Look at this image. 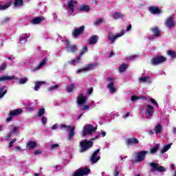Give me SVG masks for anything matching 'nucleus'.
<instances>
[{
    "mask_svg": "<svg viewBox=\"0 0 176 176\" xmlns=\"http://www.w3.org/2000/svg\"><path fill=\"white\" fill-rule=\"evenodd\" d=\"M150 102H151L152 104L155 105V107L159 106V104H157V102H156V100H155V99H153V98L150 99Z\"/></svg>",
    "mask_w": 176,
    "mask_h": 176,
    "instance_id": "13d9d810",
    "label": "nucleus"
},
{
    "mask_svg": "<svg viewBox=\"0 0 176 176\" xmlns=\"http://www.w3.org/2000/svg\"><path fill=\"white\" fill-rule=\"evenodd\" d=\"M30 36H31V35H30V34H23L21 36L20 43L22 45H24V43H25V42H27V39H28V38H30Z\"/></svg>",
    "mask_w": 176,
    "mask_h": 176,
    "instance_id": "b1692460",
    "label": "nucleus"
},
{
    "mask_svg": "<svg viewBox=\"0 0 176 176\" xmlns=\"http://www.w3.org/2000/svg\"><path fill=\"white\" fill-rule=\"evenodd\" d=\"M8 93V88L6 86H3L0 87V99L3 98L5 95Z\"/></svg>",
    "mask_w": 176,
    "mask_h": 176,
    "instance_id": "c85d7f7f",
    "label": "nucleus"
},
{
    "mask_svg": "<svg viewBox=\"0 0 176 176\" xmlns=\"http://www.w3.org/2000/svg\"><path fill=\"white\" fill-rule=\"evenodd\" d=\"M87 102V96H83V94H81L77 98V104L78 107H82V105H85V104H86Z\"/></svg>",
    "mask_w": 176,
    "mask_h": 176,
    "instance_id": "4468645a",
    "label": "nucleus"
},
{
    "mask_svg": "<svg viewBox=\"0 0 176 176\" xmlns=\"http://www.w3.org/2000/svg\"><path fill=\"white\" fill-rule=\"evenodd\" d=\"M27 82H28V78H19V85H25V83H27Z\"/></svg>",
    "mask_w": 176,
    "mask_h": 176,
    "instance_id": "c03bdc74",
    "label": "nucleus"
},
{
    "mask_svg": "<svg viewBox=\"0 0 176 176\" xmlns=\"http://www.w3.org/2000/svg\"><path fill=\"white\" fill-rule=\"evenodd\" d=\"M168 56H170L172 58H174L175 57V52L174 51H168L167 52Z\"/></svg>",
    "mask_w": 176,
    "mask_h": 176,
    "instance_id": "3c124183",
    "label": "nucleus"
},
{
    "mask_svg": "<svg viewBox=\"0 0 176 176\" xmlns=\"http://www.w3.org/2000/svg\"><path fill=\"white\" fill-rule=\"evenodd\" d=\"M66 46L67 52L69 53H74V52H76V45H69V41H68V40H66Z\"/></svg>",
    "mask_w": 176,
    "mask_h": 176,
    "instance_id": "412c9836",
    "label": "nucleus"
},
{
    "mask_svg": "<svg viewBox=\"0 0 176 176\" xmlns=\"http://www.w3.org/2000/svg\"><path fill=\"white\" fill-rule=\"evenodd\" d=\"M13 79H16V76H3L0 77V82H5L6 80H13Z\"/></svg>",
    "mask_w": 176,
    "mask_h": 176,
    "instance_id": "393cba45",
    "label": "nucleus"
},
{
    "mask_svg": "<svg viewBox=\"0 0 176 176\" xmlns=\"http://www.w3.org/2000/svg\"><path fill=\"white\" fill-rule=\"evenodd\" d=\"M100 153V149H97L93 154L91 157V162L92 164L97 163L100 160V157L98 155Z\"/></svg>",
    "mask_w": 176,
    "mask_h": 176,
    "instance_id": "dca6fc26",
    "label": "nucleus"
},
{
    "mask_svg": "<svg viewBox=\"0 0 176 176\" xmlns=\"http://www.w3.org/2000/svg\"><path fill=\"white\" fill-rule=\"evenodd\" d=\"M16 141H17V140H16V139H13L12 140H11L10 142L9 147L12 148L13 146V145H14V142H16Z\"/></svg>",
    "mask_w": 176,
    "mask_h": 176,
    "instance_id": "6e6d98bb",
    "label": "nucleus"
},
{
    "mask_svg": "<svg viewBox=\"0 0 176 176\" xmlns=\"http://www.w3.org/2000/svg\"><path fill=\"white\" fill-rule=\"evenodd\" d=\"M153 39H155V36L151 35L150 36H148V40L152 42V41H153Z\"/></svg>",
    "mask_w": 176,
    "mask_h": 176,
    "instance_id": "0e129e2a",
    "label": "nucleus"
},
{
    "mask_svg": "<svg viewBox=\"0 0 176 176\" xmlns=\"http://www.w3.org/2000/svg\"><path fill=\"white\" fill-rule=\"evenodd\" d=\"M80 107H81L82 111H87L90 109V104H83L82 106Z\"/></svg>",
    "mask_w": 176,
    "mask_h": 176,
    "instance_id": "de8ad7c7",
    "label": "nucleus"
},
{
    "mask_svg": "<svg viewBox=\"0 0 176 176\" xmlns=\"http://www.w3.org/2000/svg\"><path fill=\"white\" fill-rule=\"evenodd\" d=\"M1 4V2H0ZM12 5V1H8L5 5H0V10H6V9H8Z\"/></svg>",
    "mask_w": 176,
    "mask_h": 176,
    "instance_id": "f704fd0d",
    "label": "nucleus"
},
{
    "mask_svg": "<svg viewBox=\"0 0 176 176\" xmlns=\"http://www.w3.org/2000/svg\"><path fill=\"white\" fill-rule=\"evenodd\" d=\"M26 148H28V149L30 151H32V149H35V148H38V143H36V142L35 141L30 140L28 142Z\"/></svg>",
    "mask_w": 176,
    "mask_h": 176,
    "instance_id": "f3484780",
    "label": "nucleus"
},
{
    "mask_svg": "<svg viewBox=\"0 0 176 176\" xmlns=\"http://www.w3.org/2000/svg\"><path fill=\"white\" fill-rule=\"evenodd\" d=\"M107 88L111 94H113L116 92V87H115V78L109 77L107 78Z\"/></svg>",
    "mask_w": 176,
    "mask_h": 176,
    "instance_id": "20e7f679",
    "label": "nucleus"
},
{
    "mask_svg": "<svg viewBox=\"0 0 176 176\" xmlns=\"http://www.w3.org/2000/svg\"><path fill=\"white\" fill-rule=\"evenodd\" d=\"M41 122L43 124H46V123H47V118H46L45 116H43L41 118Z\"/></svg>",
    "mask_w": 176,
    "mask_h": 176,
    "instance_id": "4d7b16f0",
    "label": "nucleus"
},
{
    "mask_svg": "<svg viewBox=\"0 0 176 176\" xmlns=\"http://www.w3.org/2000/svg\"><path fill=\"white\" fill-rule=\"evenodd\" d=\"M130 30H131V25H129L127 27V28H126V32H129V31H130Z\"/></svg>",
    "mask_w": 176,
    "mask_h": 176,
    "instance_id": "338daca9",
    "label": "nucleus"
},
{
    "mask_svg": "<svg viewBox=\"0 0 176 176\" xmlns=\"http://www.w3.org/2000/svg\"><path fill=\"white\" fill-rule=\"evenodd\" d=\"M43 115H45V108H41L38 110L37 116L41 118Z\"/></svg>",
    "mask_w": 176,
    "mask_h": 176,
    "instance_id": "a18cd8bd",
    "label": "nucleus"
},
{
    "mask_svg": "<svg viewBox=\"0 0 176 176\" xmlns=\"http://www.w3.org/2000/svg\"><path fill=\"white\" fill-rule=\"evenodd\" d=\"M113 175H114V176H118V175H119V171L115 170V171H114V173H113Z\"/></svg>",
    "mask_w": 176,
    "mask_h": 176,
    "instance_id": "774afa93",
    "label": "nucleus"
},
{
    "mask_svg": "<svg viewBox=\"0 0 176 176\" xmlns=\"http://www.w3.org/2000/svg\"><path fill=\"white\" fill-rule=\"evenodd\" d=\"M67 93H72L76 87H75V84H69L65 87Z\"/></svg>",
    "mask_w": 176,
    "mask_h": 176,
    "instance_id": "cd10ccee",
    "label": "nucleus"
},
{
    "mask_svg": "<svg viewBox=\"0 0 176 176\" xmlns=\"http://www.w3.org/2000/svg\"><path fill=\"white\" fill-rule=\"evenodd\" d=\"M5 69H6V64L3 63V64L0 66V72H2V71H5Z\"/></svg>",
    "mask_w": 176,
    "mask_h": 176,
    "instance_id": "5fc2aeb1",
    "label": "nucleus"
},
{
    "mask_svg": "<svg viewBox=\"0 0 176 176\" xmlns=\"http://www.w3.org/2000/svg\"><path fill=\"white\" fill-rule=\"evenodd\" d=\"M33 153L35 156H39V155H42V153H43V150L37 149L34 151Z\"/></svg>",
    "mask_w": 176,
    "mask_h": 176,
    "instance_id": "49530a36",
    "label": "nucleus"
},
{
    "mask_svg": "<svg viewBox=\"0 0 176 176\" xmlns=\"http://www.w3.org/2000/svg\"><path fill=\"white\" fill-rule=\"evenodd\" d=\"M56 129H58V124H55L51 128V130H56Z\"/></svg>",
    "mask_w": 176,
    "mask_h": 176,
    "instance_id": "bf43d9fd",
    "label": "nucleus"
},
{
    "mask_svg": "<svg viewBox=\"0 0 176 176\" xmlns=\"http://www.w3.org/2000/svg\"><path fill=\"white\" fill-rule=\"evenodd\" d=\"M151 31L155 36H160V31L159 30V28H157L156 27L153 28L151 29Z\"/></svg>",
    "mask_w": 176,
    "mask_h": 176,
    "instance_id": "37998d69",
    "label": "nucleus"
},
{
    "mask_svg": "<svg viewBox=\"0 0 176 176\" xmlns=\"http://www.w3.org/2000/svg\"><path fill=\"white\" fill-rule=\"evenodd\" d=\"M89 173H90V168H82L77 170L74 174V176H83L86 175L87 174H89Z\"/></svg>",
    "mask_w": 176,
    "mask_h": 176,
    "instance_id": "f8f14e48",
    "label": "nucleus"
},
{
    "mask_svg": "<svg viewBox=\"0 0 176 176\" xmlns=\"http://www.w3.org/2000/svg\"><path fill=\"white\" fill-rule=\"evenodd\" d=\"M171 145H173L172 143L163 146L162 149L161 151V153H166V152H167V151H168V149L171 148Z\"/></svg>",
    "mask_w": 176,
    "mask_h": 176,
    "instance_id": "e433bc0d",
    "label": "nucleus"
},
{
    "mask_svg": "<svg viewBox=\"0 0 176 176\" xmlns=\"http://www.w3.org/2000/svg\"><path fill=\"white\" fill-rule=\"evenodd\" d=\"M45 20H46V19H45V17L43 16H38L36 18H34L32 21L31 23L32 24H41V23H42V21H45Z\"/></svg>",
    "mask_w": 176,
    "mask_h": 176,
    "instance_id": "6ab92c4d",
    "label": "nucleus"
},
{
    "mask_svg": "<svg viewBox=\"0 0 176 176\" xmlns=\"http://www.w3.org/2000/svg\"><path fill=\"white\" fill-rule=\"evenodd\" d=\"M97 131V126L93 124H86L82 129V135H91Z\"/></svg>",
    "mask_w": 176,
    "mask_h": 176,
    "instance_id": "7ed1b4c3",
    "label": "nucleus"
},
{
    "mask_svg": "<svg viewBox=\"0 0 176 176\" xmlns=\"http://www.w3.org/2000/svg\"><path fill=\"white\" fill-rule=\"evenodd\" d=\"M78 5L76 1L71 0L67 2V12L69 16H74V12H75V6Z\"/></svg>",
    "mask_w": 176,
    "mask_h": 176,
    "instance_id": "423d86ee",
    "label": "nucleus"
},
{
    "mask_svg": "<svg viewBox=\"0 0 176 176\" xmlns=\"http://www.w3.org/2000/svg\"><path fill=\"white\" fill-rule=\"evenodd\" d=\"M60 129H65L66 131H69L67 136L68 141H72L74 137H75V126H67L66 124H60Z\"/></svg>",
    "mask_w": 176,
    "mask_h": 176,
    "instance_id": "f03ea898",
    "label": "nucleus"
},
{
    "mask_svg": "<svg viewBox=\"0 0 176 176\" xmlns=\"http://www.w3.org/2000/svg\"><path fill=\"white\" fill-rule=\"evenodd\" d=\"M60 146L59 144H54L50 145V148L51 149H57Z\"/></svg>",
    "mask_w": 176,
    "mask_h": 176,
    "instance_id": "603ef678",
    "label": "nucleus"
},
{
    "mask_svg": "<svg viewBox=\"0 0 176 176\" xmlns=\"http://www.w3.org/2000/svg\"><path fill=\"white\" fill-rule=\"evenodd\" d=\"M96 138H98V136H96L94 138H91V140H87L85 139L82 142H80V152H86L88 149H90L91 146H93V141L96 140Z\"/></svg>",
    "mask_w": 176,
    "mask_h": 176,
    "instance_id": "f257e3e1",
    "label": "nucleus"
},
{
    "mask_svg": "<svg viewBox=\"0 0 176 176\" xmlns=\"http://www.w3.org/2000/svg\"><path fill=\"white\" fill-rule=\"evenodd\" d=\"M80 10L82 12H89V10H90V7L87 5H81L80 6Z\"/></svg>",
    "mask_w": 176,
    "mask_h": 176,
    "instance_id": "79ce46f5",
    "label": "nucleus"
},
{
    "mask_svg": "<svg viewBox=\"0 0 176 176\" xmlns=\"http://www.w3.org/2000/svg\"><path fill=\"white\" fill-rule=\"evenodd\" d=\"M138 56L137 55H133L130 56L129 59L130 60H134V58H137Z\"/></svg>",
    "mask_w": 176,
    "mask_h": 176,
    "instance_id": "69168bd1",
    "label": "nucleus"
},
{
    "mask_svg": "<svg viewBox=\"0 0 176 176\" xmlns=\"http://www.w3.org/2000/svg\"><path fill=\"white\" fill-rule=\"evenodd\" d=\"M58 89V85H54L52 87H48V91H53V90H57Z\"/></svg>",
    "mask_w": 176,
    "mask_h": 176,
    "instance_id": "09e8293b",
    "label": "nucleus"
},
{
    "mask_svg": "<svg viewBox=\"0 0 176 176\" xmlns=\"http://www.w3.org/2000/svg\"><path fill=\"white\" fill-rule=\"evenodd\" d=\"M46 85L45 81H38L35 82V86L34 87V91H38L41 89V86Z\"/></svg>",
    "mask_w": 176,
    "mask_h": 176,
    "instance_id": "a878e982",
    "label": "nucleus"
},
{
    "mask_svg": "<svg viewBox=\"0 0 176 176\" xmlns=\"http://www.w3.org/2000/svg\"><path fill=\"white\" fill-rule=\"evenodd\" d=\"M85 53H87V47H83L80 54V56L82 57V56H83L85 54Z\"/></svg>",
    "mask_w": 176,
    "mask_h": 176,
    "instance_id": "8fccbe9b",
    "label": "nucleus"
},
{
    "mask_svg": "<svg viewBox=\"0 0 176 176\" xmlns=\"http://www.w3.org/2000/svg\"><path fill=\"white\" fill-rule=\"evenodd\" d=\"M138 82L140 83H151L152 80H151V78L149 77H140L138 78Z\"/></svg>",
    "mask_w": 176,
    "mask_h": 176,
    "instance_id": "bb28decb",
    "label": "nucleus"
},
{
    "mask_svg": "<svg viewBox=\"0 0 176 176\" xmlns=\"http://www.w3.org/2000/svg\"><path fill=\"white\" fill-rule=\"evenodd\" d=\"M85 31V25H82L78 28H76L73 32L72 35L74 38H77V36H79V35L83 34V32Z\"/></svg>",
    "mask_w": 176,
    "mask_h": 176,
    "instance_id": "2eb2a0df",
    "label": "nucleus"
},
{
    "mask_svg": "<svg viewBox=\"0 0 176 176\" xmlns=\"http://www.w3.org/2000/svg\"><path fill=\"white\" fill-rule=\"evenodd\" d=\"M19 130H20L19 126H12L11 128L10 133L5 137L6 141H9V140H10L12 137H13V134H19Z\"/></svg>",
    "mask_w": 176,
    "mask_h": 176,
    "instance_id": "1a4fd4ad",
    "label": "nucleus"
},
{
    "mask_svg": "<svg viewBox=\"0 0 176 176\" xmlns=\"http://www.w3.org/2000/svg\"><path fill=\"white\" fill-rule=\"evenodd\" d=\"M9 20H10V18L6 17V18L1 19V24H5V23H8V21H9Z\"/></svg>",
    "mask_w": 176,
    "mask_h": 176,
    "instance_id": "864d4df0",
    "label": "nucleus"
},
{
    "mask_svg": "<svg viewBox=\"0 0 176 176\" xmlns=\"http://www.w3.org/2000/svg\"><path fill=\"white\" fill-rule=\"evenodd\" d=\"M143 113L145 115V118L149 119V118H152L153 116V107L149 104H146L144 106L142 109Z\"/></svg>",
    "mask_w": 176,
    "mask_h": 176,
    "instance_id": "39448f33",
    "label": "nucleus"
},
{
    "mask_svg": "<svg viewBox=\"0 0 176 176\" xmlns=\"http://www.w3.org/2000/svg\"><path fill=\"white\" fill-rule=\"evenodd\" d=\"M148 10L152 14H160V13H162V10L155 6L149 7Z\"/></svg>",
    "mask_w": 176,
    "mask_h": 176,
    "instance_id": "a211bd4d",
    "label": "nucleus"
},
{
    "mask_svg": "<svg viewBox=\"0 0 176 176\" xmlns=\"http://www.w3.org/2000/svg\"><path fill=\"white\" fill-rule=\"evenodd\" d=\"M47 63L46 59H44L41 63H40V64L36 67V68H35L34 69H32V71L33 72H35V71H38V69H41V68H42V67H43V65H45Z\"/></svg>",
    "mask_w": 176,
    "mask_h": 176,
    "instance_id": "4c0bfd02",
    "label": "nucleus"
},
{
    "mask_svg": "<svg viewBox=\"0 0 176 176\" xmlns=\"http://www.w3.org/2000/svg\"><path fill=\"white\" fill-rule=\"evenodd\" d=\"M80 58H81V56H78L77 58L69 60L68 63L71 65L75 66V65H76V64H79V63H80Z\"/></svg>",
    "mask_w": 176,
    "mask_h": 176,
    "instance_id": "c756f323",
    "label": "nucleus"
},
{
    "mask_svg": "<svg viewBox=\"0 0 176 176\" xmlns=\"http://www.w3.org/2000/svg\"><path fill=\"white\" fill-rule=\"evenodd\" d=\"M151 171H166L164 166H159V164L151 163Z\"/></svg>",
    "mask_w": 176,
    "mask_h": 176,
    "instance_id": "ddd939ff",
    "label": "nucleus"
},
{
    "mask_svg": "<svg viewBox=\"0 0 176 176\" xmlns=\"http://www.w3.org/2000/svg\"><path fill=\"white\" fill-rule=\"evenodd\" d=\"M159 148H160V144H157L154 147H153V148L151 149L150 153H156L157 151H159Z\"/></svg>",
    "mask_w": 176,
    "mask_h": 176,
    "instance_id": "ea45409f",
    "label": "nucleus"
},
{
    "mask_svg": "<svg viewBox=\"0 0 176 176\" xmlns=\"http://www.w3.org/2000/svg\"><path fill=\"white\" fill-rule=\"evenodd\" d=\"M98 42V36L94 35L89 39V44L90 45H96Z\"/></svg>",
    "mask_w": 176,
    "mask_h": 176,
    "instance_id": "72a5a7b5",
    "label": "nucleus"
},
{
    "mask_svg": "<svg viewBox=\"0 0 176 176\" xmlns=\"http://www.w3.org/2000/svg\"><path fill=\"white\" fill-rule=\"evenodd\" d=\"M96 67L95 64H89L85 66V67L77 69L75 73L76 75H80V74H85V72H89L91 69Z\"/></svg>",
    "mask_w": 176,
    "mask_h": 176,
    "instance_id": "0eeeda50",
    "label": "nucleus"
},
{
    "mask_svg": "<svg viewBox=\"0 0 176 176\" xmlns=\"http://www.w3.org/2000/svg\"><path fill=\"white\" fill-rule=\"evenodd\" d=\"M163 130V126L161 124H158L154 127V131L155 134H160Z\"/></svg>",
    "mask_w": 176,
    "mask_h": 176,
    "instance_id": "473e14b6",
    "label": "nucleus"
},
{
    "mask_svg": "<svg viewBox=\"0 0 176 176\" xmlns=\"http://www.w3.org/2000/svg\"><path fill=\"white\" fill-rule=\"evenodd\" d=\"M24 5V2L23 0H15L14 2V8H21Z\"/></svg>",
    "mask_w": 176,
    "mask_h": 176,
    "instance_id": "c9c22d12",
    "label": "nucleus"
},
{
    "mask_svg": "<svg viewBox=\"0 0 176 176\" xmlns=\"http://www.w3.org/2000/svg\"><path fill=\"white\" fill-rule=\"evenodd\" d=\"M93 93V87H91L89 89H88L87 90V94L90 95Z\"/></svg>",
    "mask_w": 176,
    "mask_h": 176,
    "instance_id": "680f3d73",
    "label": "nucleus"
},
{
    "mask_svg": "<svg viewBox=\"0 0 176 176\" xmlns=\"http://www.w3.org/2000/svg\"><path fill=\"white\" fill-rule=\"evenodd\" d=\"M13 119V116H10V117L7 118L6 122H11V120Z\"/></svg>",
    "mask_w": 176,
    "mask_h": 176,
    "instance_id": "e2e57ef3",
    "label": "nucleus"
},
{
    "mask_svg": "<svg viewBox=\"0 0 176 176\" xmlns=\"http://www.w3.org/2000/svg\"><path fill=\"white\" fill-rule=\"evenodd\" d=\"M103 23L104 19L98 18L94 21L93 25H95V27H100V25H101Z\"/></svg>",
    "mask_w": 176,
    "mask_h": 176,
    "instance_id": "7c9ffc66",
    "label": "nucleus"
},
{
    "mask_svg": "<svg viewBox=\"0 0 176 176\" xmlns=\"http://www.w3.org/2000/svg\"><path fill=\"white\" fill-rule=\"evenodd\" d=\"M166 27L168 28H173V27H175V23L174 22V20H173L172 17H168L165 23Z\"/></svg>",
    "mask_w": 176,
    "mask_h": 176,
    "instance_id": "4be33fe9",
    "label": "nucleus"
},
{
    "mask_svg": "<svg viewBox=\"0 0 176 176\" xmlns=\"http://www.w3.org/2000/svg\"><path fill=\"white\" fill-rule=\"evenodd\" d=\"M15 152H21V147L17 146L14 148Z\"/></svg>",
    "mask_w": 176,
    "mask_h": 176,
    "instance_id": "052dcab7",
    "label": "nucleus"
},
{
    "mask_svg": "<svg viewBox=\"0 0 176 176\" xmlns=\"http://www.w3.org/2000/svg\"><path fill=\"white\" fill-rule=\"evenodd\" d=\"M127 67H128L127 64L126 63L122 64L119 67V72H120V74L124 72V71L127 69Z\"/></svg>",
    "mask_w": 176,
    "mask_h": 176,
    "instance_id": "a19ab883",
    "label": "nucleus"
},
{
    "mask_svg": "<svg viewBox=\"0 0 176 176\" xmlns=\"http://www.w3.org/2000/svg\"><path fill=\"white\" fill-rule=\"evenodd\" d=\"M21 113H23V110L21 109H16L10 111L9 115L10 116L14 118V116H19V115H21Z\"/></svg>",
    "mask_w": 176,
    "mask_h": 176,
    "instance_id": "aec40b11",
    "label": "nucleus"
},
{
    "mask_svg": "<svg viewBox=\"0 0 176 176\" xmlns=\"http://www.w3.org/2000/svg\"><path fill=\"white\" fill-rule=\"evenodd\" d=\"M112 17L114 19V20H119V19H123L124 17V14L120 12H114Z\"/></svg>",
    "mask_w": 176,
    "mask_h": 176,
    "instance_id": "2f4dec72",
    "label": "nucleus"
},
{
    "mask_svg": "<svg viewBox=\"0 0 176 176\" xmlns=\"http://www.w3.org/2000/svg\"><path fill=\"white\" fill-rule=\"evenodd\" d=\"M166 57L163 56H155L151 59V65H159L163 64V63H166Z\"/></svg>",
    "mask_w": 176,
    "mask_h": 176,
    "instance_id": "6e6552de",
    "label": "nucleus"
},
{
    "mask_svg": "<svg viewBox=\"0 0 176 176\" xmlns=\"http://www.w3.org/2000/svg\"><path fill=\"white\" fill-rule=\"evenodd\" d=\"M146 153H148V151H140L137 153L135 156V163L144 162V160H145V156H146Z\"/></svg>",
    "mask_w": 176,
    "mask_h": 176,
    "instance_id": "9d476101",
    "label": "nucleus"
},
{
    "mask_svg": "<svg viewBox=\"0 0 176 176\" xmlns=\"http://www.w3.org/2000/svg\"><path fill=\"white\" fill-rule=\"evenodd\" d=\"M131 101H138V100H146V97L132 96L131 97Z\"/></svg>",
    "mask_w": 176,
    "mask_h": 176,
    "instance_id": "58836bf2",
    "label": "nucleus"
},
{
    "mask_svg": "<svg viewBox=\"0 0 176 176\" xmlns=\"http://www.w3.org/2000/svg\"><path fill=\"white\" fill-rule=\"evenodd\" d=\"M139 141L135 138H131V139H126V143L127 145H137L138 144Z\"/></svg>",
    "mask_w": 176,
    "mask_h": 176,
    "instance_id": "5701e85b",
    "label": "nucleus"
},
{
    "mask_svg": "<svg viewBox=\"0 0 176 176\" xmlns=\"http://www.w3.org/2000/svg\"><path fill=\"white\" fill-rule=\"evenodd\" d=\"M124 35V30H122L120 33L117 34L116 35L113 34V33H109L108 36V39L113 43L118 39V38H120Z\"/></svg>",
    "mask_w": 176,
    "mask_h": 176,
    "instance_id": "9b49d317",
    "label": "nucleus"
}]
</instances>
